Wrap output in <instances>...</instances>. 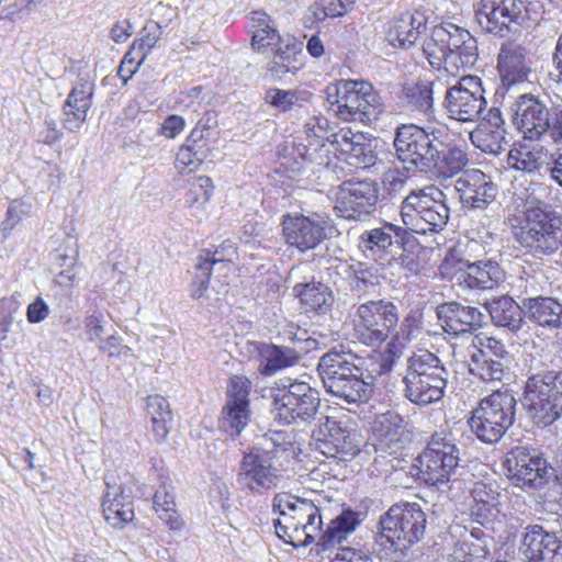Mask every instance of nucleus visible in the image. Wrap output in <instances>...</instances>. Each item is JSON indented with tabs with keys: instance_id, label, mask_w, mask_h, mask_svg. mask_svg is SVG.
Masks as SVG:
<instances>
[{
	"instance_id": "nucleus-1",
	"label": "nucleus",
	"mask_w": 562,
	"mask_h": 562,
	"mask_svg": "<svg viewBox=\"0 0 562 562\" xmlns=\"http://www.w3.org/2000/svg\"><path fill=\"white\" fill-rule=\"evenodd\" d=\"M317 371L326 392L346 404L371 397L372 376L363 375L361 359L350 351L330 349L319 358Z\"/></svg>"
},
{
	"instance_id": "nucleus-2",
	"label": "nucleus",
	"mask_w": 562,
	"mask_h": 562,
	"mask_svg": "<svg viewBox=\"0 0 562 562\" xmlns=\"http://www.w3.org/2000/svg\"><path fill=\"white\" fill-rule=\"evenodd\" d=\"M272 508L279 514L274 521L276 533L285 543L307 547L321 535L323 520L313 499L281 492L274 495Z\"/></svg>"
},
{
	"instance_id": "nucleus-3",
	"label": "nucleus",
	"mask_w": 562,
	"mask_h": 562,
	"mask_svg": "<svg viewBox=\"0 0 562 562\" xmlns=\"http://www.w3.org/2000/svg\"><path fill=\"white\" fill-rule=\"evenodd\" d=\"M515 239L533 256H550L562 247V221L539 202L529 205L524 217L510 218Z\"/></svg>"
},
{
	"instance_id": "nucleus-4",
	"label": "nucleus",
	"mask_w": 562,
	"mask_h": 562,
	"mask_svg": "<svg viewBox=\"0 0 562 562\" xmlns=\"http://www.w3.org/2000/svg\"><path fill=\"white\" fill-rule=\"evenodd\" d=\"M326 100L335 114L349 122H371L383 112L379 92L368 81L341 79L325 90Z\"/></svg>"
},
{
	"instance_id": "nucleus-5",
	"label": "nucleus",
	"mask_w": 562,
	"mask_h": 562,
	"mask_svg": "<svg viewBox=\"0 0 562 562\" xmlns=\"http://www.w3.org/2000/svg\"><path fill=\"white\" fill-rule=\"evenodd\" d=\"M542 14L543 4L539 0H481L475 10L482 29L502 37L508 32L536 26Z\"/></svg>"
},
{
	"instance_id": "nucleus-6",
	"label": "nucleus",
	"mask_w": 562,
	"mask_h": 562,
	"mask_svg": "<svg viewBox=\"0 0 562 562\" xmlns=\"http://www.w3.org/2000/svg\"><path fill=\"white\" fill-rule=\"evenodd\" d=\"M517 401L509 390L482 398L468 420L471 431L484 443L498 442L513 426Z\"/></svg>"
},
{
	"instance_id": "nucleus-7",
	"label": "nucleus",
	"mask_w": 562,
	"mask_h": 562,
	"mask_svg": "<svg viewBox=\"0 0 562 562\" xmlns=\"http://www.w3.org/2000/svg\"><path fill=\"white\" fill-rule=\"evenodd\" d=\"M446 194L435 186L412 190L402 202L401 217L408 233L426 234L441 229L448 222Z\"/></svg>"
},
{
	"instance_id": "nucleus-8",
	"label": "nucleus",
	"mask_w": 562,
	"mask_h": 562,
	"mask_svg": "<svg viewBox=\"0 0 562 562\" xmlns=\"http://www.w3.org/2000/svg\"><path fill=\"white\" fill-rule=\"evenodd\" d=\"M279 392L272 396L271 413L283 425L311 423L316 419L321 406L319 393L308 383L281 380Z\"/></svg>"
},
{
	"instance_id": "nucleus-9",
	"label": "nucleus",
	"mask_w": 562,
	"mask_h": 562,
	"mask_svg": "<svg viewBox=\"0 0 562 562\" xmlns=\"http://www.w3.org/2000/svg\"><path fill=\"white\" fill-rule=\"evenodd\" d=\"M442 142L435 130L426 131L416 124H402L396 128L394 148L397 158L419 171H428L436 164L435 157Z\"/></svg>"
},
{
	"instance_id": "nucleus-10",
	"label": "nucleus",
	"mask_w": 562,
	"mask_h": 562,
	"mask_svg": "<svg viewBox=\"0 0 562 562\" xmlns=\"http://www.w3.org/2000/svg\"><path fill=\"white\" fill-rule=\"evenodd\" d=\"M381 537L395 549L404 551L418 542L426 528V515L416 503L395 504L380 520Z\"/></svg>"
},
{
	"instance_id": "nucleus-11",
	"label": "nucleus",
	"mask_w": 562,
	"mask_h": 562,
	"mask_svg": "<svg viewBox=\"0 0 562 562\" xmlns=\"http://www.w3.org/2000/svg\"><path fill=\"white\" fill-rule=\"evenodd\" d=\"M419 477L438 490L447 485L459 464V449L443 434H434L418 457Z\"/></svg>"
},
{
	"instance_id": "nucleus-12",
	"label": "nucleus",
	"mask_w": 562,
	"mask_h": 562,
	"mask_svg": "<svg viewBox=\"0 0 562 562\" xmlns=\"http://www.w3.org/2000/svg\"><path fill=\"white\" fill-rule=\"evenodd\" d=\"M277 462L276 450L251 449L244 453L239 463L238 484L255 495L276 488L282 480V471Z\"/></svg>"
},
{
	"instance_id": "nucleus-13",
	"label": "nucleus",
	"mask_w": 562,
	"mask_h": 562,
	"mask_svg": "<svg viewBox=\"0 0 562 562\" xmlns=\"http://www.w3.org/2000/svg\"><path fill=\"white\" fill-rule=\"evenodd\" d=\"M397 306L386 300H372L356 311L355 327L358 338L368 346L384 342L398 325Z\"/></svg>"
},
{
	"instance_id": "nucleus-14",
	"label": "nucleus",
	"mask_w": 562,
	"mask_h": 562,
	"mask_svg": "<svg viewBox=\"0 0 562 562\" xmlns=\"http://www.w3.org/2000/svg\"><path fill=\"white\" fill-rule=\"evenodd\" d=\"M485 91L477 76H463L448 87L443 106L450 119L476 122L486 109Z\"/></svg>"
},
{
	"instance_id": "nucleus-15",
	"label": "nucleus",
	"mask_w": 562,
	"mask_h": 562,
	"mask_svg": "<svg viewBox=\"0 0 562 562\" xmlns=\"http://www.w3.org/2000/svg\"><path fill=\"white\" fill-rule=\"evenodd\" d=\"M469 370L482 381H502L510 362L504 345L483 334L474 335L469 348Z\"/></svg>"
},
{
	"instance_id": "nucleus-16",
	"label": "nucleus",
	"mask_w": 562,
	"mask_h": 562,
	"mask_svg": "<svg viewBox=\"0 0 562 562\" xmlns=\"http://www.w3.org/2000/svg\"><path fill=\"white\" fill-rule=\"evenodd\" d=\"M521 405L528 419L539 428L551 426L562 416L560 396L537 373L526 381Z\"/></svg>"
},
{
	"instance_id": "nucleus-17",
	"label": "nucleus",
	"mask_w": 562,
	"mask_h": 562,
	"mask_svg": "<svg viewBox=\"0 0 562 562\" xmlns=\"http://www.w3.org/2000/svg\"><path fill=\"white\" fill-rule=\"evenodd\" d=\"M379 201V184L371 179L344 181L335 194L338 216L361 221L375 211Z\"/></svg>"
},
{
	"instance_id": "nucleus-18",
	"label": "nucleus",
	"mask_w": 562,
	"mask_h": 562,
	"mask_svg": "<svg viewBox=\"0 0 562 562\" xmlns=\"http://www.w3.org/2000/svg\"><path fill=\"white\" fill-rule=\"evenodd\" d=\"M463 207L471 211H486L484 225L494 221V209L498 195V187L490 175L480 169L465 170L456 181Z\"/></svg>"
},
{
	"instance_id": "nucleus-19",
	"label": "nucleus",
	"mask_w": 562,
	"mask_h": 562,
	"mask_svg": "<svg viewBox=\"0 0 562 562\" xmlns=\"http://www.w3.org/2000/svg\"><path fill=\"white\" fill-rule=\"evenodd\" d=\"M503 465L512 483L520 487H537L546 482L549 473L547 460L527 447L513 448Z\"/></svg>"
},
{
	"instance_id": "nucleus-20",
	"label": "nucleus",
	"mask_w": 562,
	"mask_h": 562,
	"mask_svg": "<svg viewBox=\"0 0 562 562\" xmlns=\"http://www.w3.org/2000/svg\"><path fill=\"white\" fill-rule=\"evenodd\" d=\"M513 124L525 138L537 140L547 132H551L554 138L559 137L553 131L550 110L532 94H521L512 105Z\"/></svg>"
},
{
	"instance_id": "nucleus-21",
	"label": "nucleus",
	"mask_w": 562,
	"mask_h": 562,
	"mask_svg": "<svg viewBox=\"0 0 562 562\" xmlns=\"http://www.w3.org/2000/svg\"><path fill=\"white\" fill-rule=\"evenodd\" d=\"M409 237L411 234L406 227L385 223L381 227H373L361 233L359 248L367 258L374 261L386 260L394 256V249L398 245L405 246Z\"/></svg>"
},
{
	"instance_id": "nucleus-22",
	"label": "nucleus",
	"mask_w": 562,
	"mask_h": 562,
	"mask_svg": "<svg viewBox=\"0 0 562 562\" xmlns=\"http://www.w3.org/2000/svg\"><path fill=\"white\" fill-rule=\"evenodd\" d=\"M328 221L319 214L310 216H288L283 221V235L286 244L301 251L316 248L325 238Z\"/></svg>"
},
{
	"instance_id": "nucleus-23",
	"label": "nucleus",
	"mask_w": 562,
	"mask_h": 562,
	"mask_svg": "<svg viewBox=\"0 0 562 562\" xmlns=\"http://www.w3.org/2000/svg\"><path fill=\"white\" fill-rule=\"evenodd\" d=\"M467 40H470V32L465 29L453 23L436 25L423 42V53L432 68L442 66L445 57Z\"/></svg>"
},
{
	"instance_id": "nucleus-24",
	"label": "nucleus",
	"mask_w": 562,
	"mask_h": 562,
	"mask_svg": "<svg viewBox=\"0 0 562 562\" xmlns=\"http://www.w3.org/2000/svg\"><path fill=\"white\" fill-rule=\"evenodd\" d=\"M315 440V448L327 457H335L337 453H348L355 449L351 431L330 416H322L312 434Z\"/></svg>"
},
{
	"instance_id": "nucleus-25",
	"label": "nucleus",
	"mask_w": 562,
	"mask_h": 562,
	"mask_svg": "<svg viewBox=\"0 0 562 562\" xmlns=\"http://www.w3.org/2000/svg\"><path fill=\"white\" fill-rule=\"evenodd\" d=\"M102 509L105 520L114 528H123L134 519L131 488L117 484L113 475L105 476Z\"/></svg>"
},
{
	"instance_id": "nucleus-26",
	"label": "nucleus",
	"mask_w": 562,
	"mask_h": 562,
	"mask_svg": "<svg viewBox=\"0 0 562 562\" xmlns=\"http://www.w3.org/2000/svg\"><path fill=\"white\" fill-rule=\"evenodd\" d=\"M443 329L451 335L473 334L485 324V315L474 306L459 302H446L437 307Z\"/></svg>"
},
{
	"instance_id": "nucleus-27",
	"label": "nucleus",
	"mask_w": 562,
	"mask_h": 562,
	"mask_svg": "<svg viewBox=\"0 0 562 562\" xmlns=\"http://www.w3.org/2000/svg\"><path fill=\"white\" fill-rule=\"evenodd\" d=\"M331 145L349 166L368 168L375 164L376 157L371 143L361 133H353L351 130H340L333 135Z\"/></svg>"
},
{
	"instance_id": "nucleus-28",
	"label": "nucleus",
	"mask_w": 562,
	"mask_h": 562,
	"mask_svg": "<svg viewBox=\"0 0 562 562\" xmlns=\"http://www.w3.org/2000/svg\"><path fill=\"white\" fill-rule=\"evenodd\" d=\"M427 30V16L424 12L405 11L389 23L386 40L394 47L409 48L414 46Z\"/></svg>"
},
{
	"instance_id": "nucleus-29",
	"label": "nucleus",
	"mask_w": 562,
	"mask_h": 562,
	"mask_svg": "<svg viewBox=\"0 0 562 562\" xmlns=\"http://www.w3.org/2000/svg\"><path fill=\"white\" fill-rule=\"evenodd\" d=\"M497 68L505 86L527 80L531 71L528 50L515 42L503 44L498 53Z\"/></svg>"
},
{
	"instance_id": "nucleus-30",
	"label": "nucleus",
	"mask_w": 562,
	"mask_h": 562,
	"mask_svg": "<svg viewBox=\"0 0 562 562\" xmlns=\"http://www.w3.org/2000/svg\"><path fill=\"white\" fill-rule=\"evenodd\" d=\"M94 85L89 81L77 83L69 92L63 106V126L69 132H77L87 120L92 105Z\"/></svg>"
},
{
	"instance_id": "nucleus-31",
	"label": "nucleus",
	"mask_w": 562,
	"mask_h": 562,
	"mask_svg": "<svg viewBox=\"0 0 562 562\" xmlns=\"http://www.w3.org/2000/svg\"><path fill=\"white\" fill-rule=\"evenodd\" d=\"M560 548L561 542L554 533L539 525L526 527L520 549L529 562H553Z\"/></svg>"
},
{
	"instance_id": "nucleus-32",
	"label": "nucleus",
	"mask_w": 562,
	"mask_h": 562,
	"mask_svg": "<svg viewBox=\"0 0 562 562\" xmlns=\"http://www.w3.org/2000/svg\"><path fill=\"white\" fill-rule=\"evenodd\" d=\"M293 293L307 313L316 315L328 314L335 302L333 290L321 281L296 283Z\"/></svg>"
},
{
	"instance_id": "nucleus-33",
	"label": "nucleus",
	"mask_w": 562,
	"mask_h": 562,
	"mask_svg": "<svg viewBox=\"0 0 562 562\" xmlns=\"http://www.w3.org/2000/svg\"><path fill=\"white\" fill-rule=\"evenodd\" d=\"M209 139L204 131L196 126L179 148L175 166L181 173L195 171L210 155Z\"/></svg>"
},
{
	"instance_id": "nucleus-34",
	"label": "nucleus",
	"mask_w": 562,
	"mask_h": 562,
	"mask_svg": "<svg viewBox=\"0 0 562 562\" xmlns=\"http://www.w3.org/2000/svg\"><path fill=\"white\" fill-rule=\"evenodd\" d=\"M457 263L458 270L467 268L463 281L470 289L491 290L505 279L504 270L493 260H479L472 263L457 261Z\"/></svg>"
},
{
	"instance_id": "nucleus-35",
	"label": "nucleus",
	"mask_w": 562,
	"mask_h": 562,
	"mask_svg": "<svg viewBox=\"0 0 562 562\" xmlns=\"http://www.w3.org/2000/svg\"><path fill=\"white\" fill-rule=\"evenodd\" d=\"M525 316L539 326L550 329L562 328V304L551 296H536L524 300Z\"/></svg>"
},
{
	"instance_id": "nucleus-36",
	"label": "nucleus",
	"mask_w": 562,
	"mask_h": 562,
	"mask_svg": "<svg viewBox=\"0 0 562 562\" xmlns=\"http://www.w3.org/2000/svg\"><path fill=\"white\" fill-rule=\"evenodd\" d=\"M477 57L476 40L470 34V40H467L463 44H458L453 52L445 57L442 66L435 67L439 72L438 78H454L461 70L471 68L476 63Z\"/></svg>"
},
{
	"instance_id": "nucleus-37",
	"label": "nucleus",
	"mask_w": 562,
	"mask_h": 562,
	"mask_svg": "<svg viewBox=\"0 0 562 562\" xmlns=\"http://www.w3.org/2000/svg\"><path fill=\"white\" fill-rule=\"evenodd\" d=\"M405 396L414 404L428 405L438 402L443 396L447 378L427 380L425 378H404Z\"/></svg>"
},
{
	"instance_id": "nucleus-38",
	"label": "nucleus",
	"mask_w": 562,
	"mask_h": 562,
	"mask_svg": "<svg viewBox=\"0 0 562 562\" xmlns=\"http://www.w3.org/2000/svg\"><path fill=\"white\" fill-rule=\"evenodd\" d=\"M425 378L427 380L436 378H447L448 372L437 357L427 349H418L406 360V373L404 378Z\"/></svg>"
},
{
	"instance_id": "nucleus-39",
	"label": "nucleus",
	"mask_w": 562,
	"mask_h": 562,
	"mask_svg": "<svg viewBox=\"0 0 562 562\" xmlns=\"http://www.w3.org/2000/svg\"><path fill=\"white\" fill-rule=\"evenodd\" d=\"M493 323L496 326L508 327L510 330H519L525 315L524 305L520 306L509 296H501L484 304Z\"/></svg>"
},
{
	"instance_id": "nucleus-40",
	"label": "nucleus",
	"mask_w": 562,
	"mask_h": 562,
	"mask_svg": "<svg viewBox=\"0 0 562 562\" xmlns=\"http://www.w3.org/2000/svg\"><path fill=\"white\" fill-rule=\"evenodd\" d=\"M435 159L436 164H434L432 169L443 179L459 175L470 162L464 148L454 144L445 145L443 143L442 147H439Z\"/></svg>"
},
{
	"instance_id": "nucleus-41",
	"label": "nucleus",
	"mask_w": 562,
	"mask_h": 562,
	"mask_svg": "<svg viewBox=\"0 0 562 562\" xmlns=\"http://www.w3.org/2000/svg\"><path fill=\"white\" fill-rule=\"evenodd\" d=\"M147 414L150 416L151 431L157 441H164L170 430L172 413L169 402L160 395H149L146 398Z\"/></svg>"
},
{
	"instance_id": "nucleus-42",
	"label": "nucleus",
	"mask_w": 562,
	"mask_h": 562,
	"mask_svg": "<svg viewBox=\"0 0 562 562\" xmlns=\"http://www.w3.org/2000/svg\"><path fill=\"white\" fill-rule=\"evenodd\" d=\"M259 353L262 358L260 372L265 375H272L277 371L294 364L300 358L293 348L274 345H261Z\"/></svg>"
},
{
	"instance_id": "nucleus-43",
	"label": "nucleus",
	"mask_w": 562,
	"mask_h": 562,
	"mask_svg": "<svg viewBox=\"0 0 562 562\" xmlns=\"http://www.w3.org/2000/svg\"><path fill=\"white\" fill-rule=\"evenodd\" d=\"M357 524V516L353 512H342L341 515L328 524L326 530L321 531V535L316 539L317 544H321L324 549H328L340 543L355 530Z\"/></svg>"
},
{
	"instance_id": "nucleus-44",
	"label": "nucleus",
	"mask_w": 562,
	"mask_h": 562,
	"mask_svg": "<svg viewBox=\"0 0 562 562\" xmlns=\"http://www.w3.org/2000/svg\"><path fill=\"white\" fill-rule=\"evenodd\" d=\"M434 82L418 81L403 88L405 102L414 110L427 117L434 114Z\"/></svg>"
},
{
	"instance_id": "nucleus-45",
	"label": "nucleus",
	"mask_w": 562,
	"mask_h": 562,
	"mask_svg": "<svg viewBox=\"0 0 562 562\" xmlns=\"http://www.w3.org/2000/svg\"><path fill=\"white\" fill-rule=\"evenodd\" d=\"M154 509L158 517L169 527L170 530H180L183 521L176 510L172 488L162 483L153 497Z\"/></svg>"
},
{
	"instance_id": "nucleus-46",
	"label": "nucleus",
	"mask_w": 562,
	"mask_h": 562,
	"mask_svg": "<svg viewBox=\"0 0 562 562\" xmlns=\"http://www.w3.org/2000/svg\"><path fill=\"white\" fill-rule=\"evenodd\" d=\"M249 403L226 401L220 418V427L231 436H238L250 419Z\"/></svg>"
},
{
	"instance_id": "nucleus-47",
	"label": "nucleus",
	"mask_w": 562,
	"mask_h": 562,
	"mask_svg": "<svg viewBox=\"0 0 562 562\" xmlns=\"http://www.w3.org/2000/svg\"><path fill=\"white\" fill-rule=\"evenodd\" d=\"M237 259V249L231 240L223 241L214 251L203 250L199 257L196 269L211 274L215 266L226 267Z\"/></svg>"
},
{
	"instance_id": "nucleus-48",
	"label": "nucleus",
	"mask_w": 562,
	"mask_h": 562,
	"mask_svg": "<svg viewBox=\"0 0 562 562\" xmlns=\"http://www.w3.org/2000/svg\"><path fill=\"white\" fill-rule=\"evenodd\" d=\"M507 165L517 171L532 173L542 167L543 154L541 149L529 148L526 145L514 147L507 154Z\"/></svg>"
},
{
	"instance_id": "nucleus-49",
	"label": "nucleus",
	"mask_w": 562,
	"mask_h": 562,
	"mask_svg": "<svg viewBox=\"0 0 562 562\" xmlns=\"http://www.w3.org/2000/svg\"><path fill=\"white\" fill-rule=\"evenodd\" d=\"M404 429V419L394 412H387L374 420L373 434L381 442L391 445L401 440Z\"/></svg>"
},
{
	"instance_id": "nucleus-50",
	"label": "nucleus",
	"mask_w": 562,
	"mask_h": 562,
	"mask_svg": "<svg viewBox=\"0 0 562 562\" xmlns=\"http://www.w3.org/2000/svg\"><path fill=\"white\" fill-rule=\"evenodd\" d=\"M505 134L499 131L485 128L484 126H477L470 133V139L481 151L496 156L504 150L506 144Z\"/></svg>"
},
{
	"instance_id": "nucleus-51",
	"label": "nucleus",
	"mask_w": 562,
	"mask_h": 562,
	"mask_svg": "<svg viewBox=\"0 0 562 562\" xmlns=\"http://www.w3.org/2000/svg\"><path fill=\"white\" fill-rule=\"evenodd\" d=\"M307 98L308 93L305 91L271 88L266 92L265 100L271 106L285 112L293 106L302 105L303 102L307 101Z\"/></svg>"
},
{
	"instance_id": "nucleus-52",
	"label": "nucleus",
	"mask_w": 562,
	"mask_h": 562,
	"mask_svg": "<svg viewBox=\"0 0 562 562\" xmlns=\"http://www.w3.org/2000/svg\"><path fill=\"white\" fill-rule=\"evenodd\" d=\"M405 342L398 340V337L392 336L383 351L375 356L379 369L376 374L382 375L393 370L395 362L403 356Z\"/></svg>"
},
{
	"instance_id": "nucleus-53",
	"label": "nucleus",
	"mask_w": 562,
	"mask_h": 562,
	"mask_svg": "<svg viewBox=\"0 0 562 562\" xmlns=\"http://www.w3.org/2000/svg\"><path fill=\"white\" fill-rule=\"evenodd\" d=\"M143 32V36L131 46L133 54L139 56V63H144L147 55L156 46L162 34V25L159 22H153L147 24Z\"/></svg>"
},
{
	"instance_id": "nucleus-54",
	"label": "nucleus",
	"mask_w": 562,
	"mask_h": 562,
	"mask_svg": "<svg viewBox=\"0 0 562 562\" xmlns=\"http://www.w3.org/2000/svg\"><path fill=\"white\" fill-rule=\"evenodd\" d=\"M349 285L352 291L358 293H369L380 283V277L376 271H372V268L359 266L348 277Z\"/></svg>"
},
{
	"instance_id": "nucleus-55",
	"label": "nucleus",
	"mask_w": 562,
	"mask_h": 562,
	"mask_svg": "<svg viewBox=\"0 0 562 562\" xmlns=\"http://www.w3.org/2000/svg\"><path fill=\"white\" fill-rule=\"evenodd\" d=\"M351 3L352 0H317L310 10L317 21H323L326 18L342 15Z\"/></svg>"
},
{
	"instance_id": "nucleus-56",
	"label": "nucleus",
	"mask_w": 562,
	"mask_h": 562,
	"mask_svg": "<svg viewBox=\"0 0 562 562\" xmlns=\"http://www.w3.org/2000/svg\"><path fill=\"white\" fill-rule=\"evenodd\" d=\"M285 67L297 71L302 67V47L294 40L286 43L280 42L273 54Z\"/></svg>"
},
{
	"instance_id": "nucleus-57",
	"label": "nucleus",
	"mask_w": 562,
	"mask_h": 562,
	"mask_svg": "<svg viewBox=\"0 0 562 562\" xmlns=\"http://www.w3.org/2000/svg\"><path fill=\"white\" fill-rule=\"evenodd\" d=\"M486 550L473 540H462L453 550L451 557L454 562H483Z\"/></svg>"
},
{
	"instance_id": "nucleus-58",
	"label": "nucleus",
	"mask_w": 562,
	"mask_h": 562,
	"mask_svg": "<svg viewBox=\"0 0 562 562\" xmlns=\"http://www.w3.org/2000/svg\"><path fill=\"white\" fill-rule=\"evenodd\" d=\"M187 202L190 205H202L206 203L212 195V181L207 177H200L194 182L191 183V187L188 191Z\"/></svg>"
},
{
	"instance_id": "nucleus-59",
	"label": "nucleus",
	"mask_w": 562,
	"mask_h": 562,
	"mask_svg": "<svg viewBox=\"0 0 562 562\" xmlns=\"http://www.w3.org/2000/svg\"><path fill=\"white\" fill-rule=\"evenodd\" d=\"M99 350L108 356L109 359H127L132 356V349L122 345L121 338L110 335L99 342Z\"/></svg>"
},
{
	"instance_id": "nucleus-60",
	"label": "nucleus",
	"mask_w": 562,
	"mask_h": 562,
	"mask_svg": "<svg viewBox=\"0 0 562 562\" xmlns=\"http://www.w3.org/2000/svg\"><path fill=\"white\" fill-rule=\"evenodd\" d=\"M250 381L244 375H234L227 386V400L237 403H249Z\"/></svg>"
},
{
	"instance_id": "nucleus-61",
	"label": "nucleus",
	"mask_w": 562,
	"mask_h": 562,
	"mask_svg": "<svg viewBox=\"0 0 562 562\" xmlns=\"http://www.w3.org/2000/svg\"><path fill=\"white\" fill-rule=\"evenodd\" d=\"M83 328L87 339L91 342H100L103 340L104 318L102 314L95 312L85 317Z\"/></svg>"
},
{
	"instance_id": "nucleus-62",
	"label": "nucleus",
	"mask_w": 562,
	"mask_h": 562,
	"mask_svg": "<svg viewBox=\"0 0 562 562\" xmlns=\"http://www.w3.org/2000/svg\"><path fill=\"white\" fill-rule=\"evenodd\" d=\"M61 130L58 128L57 123L52 117H45L43 124L36 133L37 142L52 146L63 137Z\"/></svg>"
},
{
	"instance_id": "nucleus-63",
	"label": "nucleus",
	"mask_w": 562,
	"mask_h": 562,
	"mask_svg": "<svg viewBox=\"0 0 562 562\" xmlns=\"http://www.w3.org/2000/svg\"><path fill=\"white\" fill-rule=\"evenodd\" d=\"M308 138L326 139L331 144L333 135L329 134V123L325 117H313L304 126Z\"/></svg>"
},
{
	"instance_id": "nucleus-64",
	"label": "nucleus",
	"mask_w": 562,
	"mask_h": 562,
	"mask_svg": "<svg viewBox=\"0 0 562 562\" xmlns=\"http://www.w3.org/2000/svg\"><path fill=\"white\" fill-rule=\"evenodd\" d=\"M407 178L397 170H389L383 175L382 183L384 190L391 198L404 192Z\"/></svg>"
}]
</instances>
